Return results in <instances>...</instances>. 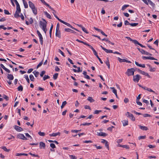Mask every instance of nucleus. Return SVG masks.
Listing matches in <instances>:
<instances>
[{
  "mask_svg": "<svg viewBox=\"0 0 159 159\" xmlns=\"http://www.w3.org/2000/svg\"><path fill=\"white\" fill-rule=\"evenodd\" d=\"M40 145V148H45L46 145L45 143L43 142H40L39 143Z\"/></svg>",
  "mask_w": 159,
  "mask_h": 159,
  "instance_id": "17",
  "label": "nucleus"
},
{
  "mask_svg": "<svg viewBox=\"0 0 159 159\" xmlns=\"http://www.w3.org/2000/svg\"><path fill=\"white\" fill-rule=\"evenodd\" d=\"M14 129L18 132H20L23 130V129L21 127L17 125H15L14 126Z\"/></svg>",
  "mask_w": 159,
  "mask_h": 159,
  "instance_id": "12",
  "label": "nucleus"
},
{
  "mask_svg": "<svg viewBox=\"0 0 159 159\" xmlns=\"http://www.w3.org/2000/svg\"><path fill=\"white\" fill-rule=\"evenodd\" d=\"M33 73L34 74L35 77H37L39 74V72L36 71H34Z\"/></svg>",
  "mask_w": 159,
  "mask_h": 159,
  "instance_id": "34",
  "label": "nucleus"
},
{
  "mask_svg": "<svg viewBox=\"0 0 159 159\" xmlns=\"http://www.w3.org/2000/svg\"><path fill=\"white\" fill-rule=\"evenodd\" d=\"M71 159H76L77 157L73 155H70L69 156Z\"/></svg>",
  "mask_w": 159,
  "mask_h": 159,
  "instance_id": "57",
  "label": "nucleus"
},
{
  "mask_svg": "<svg viewBox=\"0 0 159 159\" xmlns=\"http://www.w3.org/2000/svg\"><path fill=\"white\" fill-rule=\"evenodd\" d=\"M77 70H76L75 69H73V70L74 72H82V70H81L80 69V67H77Z\"/></svg>",
  "mask_w": 159,
  "mask_h": 159,
  "instance_id": "28",
  "label": "nucleus"
},
{
  "mask_svg": "<svg viewBox=\"0 0 159 159\" xmlns=\"http://www.w3.org/2000/svg\"><path fill=\"white\" fill-rule=\"evenodd\" d=\"M29 22L30 24H32L33 23V19L32 17L30 18V19L29 20Z\"/></svg>",
  "mask_w": 159,
  "mask_h": 159,
  "instance_id": "64",
  "label": "nucleus"
},
{
  "mask_svg": "<svg viewBox=\"0 0 159 159\" xmlns=\"http://www.w3.org/2000/svg\"><path fill=\"white\" fill-rule=\"evenodd\" d=\"M147 45L148 46V47L151 49H152V50H154L155 51V52H157V51L154 48H153L149 44H147Z\"/></svg>",
  "mask_w": 159,
  "mask_h": 159,
  "instance_id": "54",
  "label": "nucleus"
},
{
  "mask_svg": "<svg viewBox=\"0 0 159 159\" xmlns=\"http://www.w3.org/2000/svg\"><path fill=\"white\" fill-rule=\"evenodd\" d=\"M118 59L119 61L120 62H126L129 63H131L130 61H128L125 59H121L120 57H118Z\"/></svg>",
  "mask_w": 159,
  "mask_h": 159,
  "instance_id": "8",
  "label": "nucleus"
},
{
  "mask_svg": "<svg viewBox=\"0 0 159 159\" xmlns=\"http://www.w3.org/2000/svg\"><path fill=\"white\" fill-rule=\"evenodd\" d=\"M57 19L59 21H60V22H61V23H63V24L66 25L67 26H68L70 27V28H71V29H73V27L72 26H71L69 23H68L66 22H65L62 20H61V19H60L58 17H57Z\"/></svg>",
  "mask_w": 159,
  "mask_h": 159,
  "instance_id": "6",
  "label": "nucleus"
},
{
  "mask_svg": "<svg viewBox=\"0 0 159 159\" xmlns=\"http://www.w3.org/2000/svg\"><path fill=\"white\" fill-rule=\"evenodd\" d=\"M60 135V132H58L56 133H53L52 134H50L49 136H50L55 137L58 135Z\"/></svg>",
  "mask_w": 159,
  "mask_h": 159,
  "instance_id": "19",
  "label": "nucleus"
},
{
  "mask_svg": "<svg viewBox=\"0 0 159 159\" xmlns=\"http://www.w3.org/2000/svg\"><path fill=\"white\" fill-rule=\"evenodd\" d=\"M110 88L112 89V92L115 94H117L116 90L115 89L114 87H111Z\"/></svg>",
  "mask_w": 159,
  "mask_h": 159,
  "instance_id": "47",
  "label": "nucleus"
},
{
  "mask_svg": "<svg viewBox=\"0 0 159 159\" xmlns=\"http://www.w3.org/2000/svg\"><path fill=\"white\" fill-rule=\"evenodd\" d=\"M102 40L105 41L107 42H108L109 43L111 44L112 45H114V43L111 42L110 41H109L107 38H104V39H102Z\"/></svg>",
  "mask_w": 159,
  "mask_h": 159,
  "instance_id": "20",
  "label": "nucleus"
},
{
  "mask_svg": "<svg viewBox=\"0 0 159 159\" xmlns=\"http://www.w3.org/2000/svg\"><path fill=\"white\" fill-rule=\"evenodd\" d=\"M58 74L57 73H55L53 75V78L54 80H55L57 79L58 76Z\"/></svg>",
  "mask_w": 159,
  "mask_h": 159,
  "instance_id": "40",
  "label": "nucleus"
},
{
  "mask_svg": "<svg viewBox=\"0 0 159 159\" xmlns=\"http://www.w3.org/2000/svg\"><path fill=\"white\" fill-rule=\"evenodd\" d=\"M135 71V70L134 68L128 69L127 70V71L126 72V74L128 76L134 75Z\"/></svg>",
  "mask_w": 159,
  "mask_h": 159,
  "instance_id": "2",
  "label": "nucleus"
},
{
  "mask_svg": "<svg viewBox=\"0 0 159 159\" xmlns=\"http://www.w3.org/2000/svg\"><path fill=\"white\" fill-rule=\"evenodd\" d=\"M4 13L5 14H6V15H10V13L7 10H6V9L4 10Z\"/></svg>",
  "mask_w": 159,
  "mask_h": 159,
  "instance_id": "62",
  "label": "nucleus"
},
{
  "mask_svg": "<svg viewBox=\"0 0 159 159\" xmlns=\"http://www.w3.org/2000/svg\"><path fill=\"white\" fill-rule=\"evenodd\" d=\"M50 78V76L48 75H45L43 77V80H45L47 79Z\"/></svg>",
  "mask_w": 159,
  "mask_h": 159,
  "instance_id": "50",
  "label": "nucleus"
},
{
  "mask_svg": "<svg viewBox=\"0 0 159 159\" xmlns=\"http://www.w3.org/2000/svg\"><path fill=\"white\" fill-rule=\"evenodd\" d=\"M44 4L46 5L47 7H49L53 11L55 12H56V11L53 9V8H52L46 2Z\"/></svg>",
  "mask_w": 159,
  "mask_h": 159,
  "instance_id": "29",
  "label": "nucleus"
},
{
  "mask_svg": "<svg viewBox=\"0 0 159 159\" xmlns=\"http://www.w3.org/2000/svg\"><path fill=\"white\" fill-rule=\"evenodd\" d=\"M87 100L89 101L90 102H93L95 101L94 99H93L92 97H89L87 98Z\"/></svg>",
  "mask_w": 159,
  "mask_h": 159,
  "instance_id": "31",
  "label": "nucleus"
},
{
  "mask_svg": "<svg viewBox=\"0 0 159 159\" xmlns=\"http://www.w3.org/2000/svg\"><path fill=\"white\" fill-rule=\"evenodd\" d=\"M142 58L144 60L150 59L151 60H157V59L151 57L142 56Z\"/></svg>",
  "mask_w": 159,
  "mask_h": 159,
  "instance_id": "9",
  "label": "nucleus"
},
{
  "mask_svg": "<svg viewBox=\"0 0 159 159\" xmlns=\"http://www.w3.org/2000/svg\"><path fill=\"white\" fill-rule=\"evenodd\" d=\"M144 3L147 5L149 4L152 7H154L155 4L151 0H142Z\"/></svg>",
  "mask_w": 159,
  "mask_h": 159,
  "instance_id": "4",
  "label": "nucleus"
},
{
  "mask_svg": "<svg viewBox=\"0 0 159 159\" xmlns=\"http://www.w3.org/2000/svg\"><path fill=\"white\" fill-rule=\"evenodd\" d=\"M1 148L6 152H9L10 151V150L7 149L6 147L5 146L2 147H1Z\"/></svg>",
  "mask_w": 159,
  "mask_h": 159,
  "instance_id": "43",
  "label": "nucleus"
},
{
  "mask_svg": "<svg viewBox=\"0 0 159 159\" xmlns=\"http://www.w3.org/2000/svg\"><path fill=\"white\" fill-rule=\"evenodd\" d=\"M0 66L2 68H3L4 70H5L7 72L9 73L11 72V71H10V70L8 69H7V68H6L2 64H1Z\"/></svg>",
  "mask_w": 159,
  "mask_h": 159,
  "instance_id": "13",
  "label": "nucleus"
},
{
  "mask_svg": "<svg viewBox=\"0 0 159 159\" xmlns=\"http://www.w3.org/2000/svg\"><path fill=\"white\" fill-rule=\"evenodd\" d=\"M82 30L83 31H84V32H85V33H86L87 34L88 33V32L87 30H86V29L84 27H82Z\"/></svg>",
  "mask_w": 159,
  "mask_h": 159,
  "instance_id": "63",
  "label": "nucleus"
},
{
  "mask_svg": "<svg viewBox=\"0 0 159 159\" xmlns=\"http://www.w3.org/2000/svg\"><path fill=\"white\" fill-rule=\"evenodd\" d=\"M129 5H125L122 7L121 9L122 10H124L126 8L129 7Z\"/></svg>",
  "mask_w": 159,
  "mask_h": 159,
  "instance_id": "42",
  "label": "nucleus"
},
{
  "mask_svg": "<svg viewBox=\"0 0 159 159\" xmlns=\"http://www.w3.org/2000/svg\"><path fill=\"white\" fill-rule=\"evenodd\" d=\"M17 136L19 138L22 139L23 137L24 136V135L23 134H19Z\"/></svg>",
  "mask_w": 159,
  "mask_h": 159,
  "instance_id": "45",
  "label": "nucleus"
},
{
  "mask_svg": "<svg viewBox=\"0 0 159 159\" xmlns=\"http://www.w3.org/2000/svg\"><path fill=\"white\" fill-rule=\"evenodd\" d=\"M91 124V123H83L82 124H81V125H80V126L82 125H84V126H85V125H90Z\"/></svg>",
  "mask_w": 159,
  "mask_h": 159,
  "instance_id": "38",
  "label": "nucleus"
},
{
  "mask_svg": "<svg viewBox=\"0 0 159 159\" xmlns=\"http://www.w3.org/2000/svg\"><path fill=\"white\" fill-rule=\"evenodd\" d=\"M44 12L47 18L49 19H51L52 18V17L51 15L47 11H44Z\"/></svg>",
  "mask_w": 159,
  "mask_h": 159,
  "instance_id": "30",
  "label": "nucleus"
},
{
  "mask_svg": "<svg viewBox=\"0 0 159 159\" xmlns=\"http://www.w3.org/2000/svg\"><path fill=\"white\" fill-rule=\"evenodd\" d=\"M87 73L86 71H84L83 74L84 75V78L90 80V77L87 75Z\"/></svg>",
  "mask_w": 159,
  "mask_h": 159,
  "instance_id": "21",
  "label": "nucleus"
},
{
  "mask_svg": "<svg viewBox=\"0 0 159 159\" xmlns=\"http://www.w3.org/2000/svg\"><path fill=\"white\" fill-rule=\"evenodd\" d=\"M53 28V25H52V26L50 27V31H49V34L50 37L51 38V36H52V30Z\"/></svg>",
  "mask_w": 159,
  "mask_h": 159,
  "instance_id": "36",
  "label": "nucleus"
},
{
  "mask_svg": "<svg viewBox=\"0 0 159 159\" xmlns=\"http://www.w3.org/2000/svg\"><path fill=\"white\" fill-rule=\"evenodd\" d=\"M141 74L142 75H144L146 76H147L149 78H151L150 76L148 74V73H146V72H145L144 71H143L142 70V72L141 73Z\"/></svg>",
  "mask_w": 159,
  "mask_h": 159,
  "instance_id": "27",
  "label": "nucleus"
},
{
  "mask_svg": "<svg viewBox=\"0 0 159 159\" xmlns=\"http://www.w3.org/2000/svg\"><path fill=\"white\" fill-rule=\"evenodd\" d=\"M126 115L128 117H129L133 121H135V118L132 114H130L129 112H127L126 113Z\"/></svg>",
  "mask_w": 159,
  "mask_h": 159,
  "instance_id": "7",
  "label": "nucleus"
},
{
  "mask_svg": "<svg viewBox=\"0 0 159 159\" xmlns=\"http://www.w3.org/2000/svg\"><path fill=\"white\" fill-rule=\"evenodd\" d=\"M105 146L109 150V146L108 143V142L107 141L105 143Z\"/></svg>",
  "mask_w": 159,
  "mask_h": 159,
  "instance_id": "59",
  "label": "nucleus"
},
{
  "mask_svg": "<svg viewBox=\"0 0 159 159\" xmlns=\"http://www.w3.org/2000/svg\"><path fill=\"white\" fill-rule=\"evenodd\" d=\"M42 19L43 21H40L39 26L41 28L44 27H46L47 22L44 19L42 18Z\"/></svg>",
  "mask_w": 159,
  "mask_h": 159,
  "instance_id": "3",
  "label": "nucleus"
},
{
  "mask_svg": "<svg viewBox=\"0 0 159 159\" xmlns=\"http://www.w3.org/2000/svg\"><path fill=\"white\" fill-rule=\"evenodd\" d=\"M133 78L134 81L137 83L138 82L140 79L141 78V76L138 74L134 76Z\"/></svg>",
  "mask_w": 159,
  "mask_h": 159,
  "instance_id": "5",
  "label": "nucleus"
},
{
  "mask_svg": "<svg viewBox=\"0 0 159 159\" xmlns=\"http://www.w3.org/2000/svg\"><path fill=\"white\" fill-rule=\"evenodd\" d=\"M39 38V41H40V43L41 45H42L43 44V37L42 36V37H40Z\"/></svg>",
  "mask_w": 159,
  "mask_h": 159,
  "instance_id": "44",
  "label": "nucleus"
},
{
  "mask_svg": "<svg viewBox=\"0 0 159 159\" xmlns=\"http://www.w3.org/2000/svg\"><path fill=\"white\" fill-rule=\"evenodd\" d=\"M126 38L129 40H130V41H132L135 44V42H136L137 40H133L132 39L130 38L129 37H126Z\"/></svg>",
  "mask_w": 159,
  "mask_h": 159,
  "instance_id": "32",
  "label": "nucleus"
},
{
  "mask_svg": "<svg viewBox=\"0 0 159 159\" xmlns=\"http://www.w3.org/2000/svg\"><path fill=\"white\" fill-rule=\"evenodd\" d=\"M2 97L7 101H8L9 100V98L5 94H3L2 96Z\"/></svg>",
  "mask_w": 159,
  "mask_h": 159,
  "instance_id": "48",
  "label": "nucleus"
},
{
  "mask_svg": "<svg viewBox=\"0 0 159 159\" xmlns=\"http://www.w3.org/2000/svg\"><path fill=\"white\" fill-rule=\"evenodd\" d=\"M141 52L142 54H145V55H150V56H152V54H151L150 53L146 51H145L143 50V49H142L141 50Z\"/></svg>",
  "mask_w": 159,
  "mask_h": 159,
  "instance_id": "14",
  "label": "nucleus"
},
{
  "mask_svg": "<svg viewBox=\"0 0 159 159\" xmlns=\"http://www.w3.org/2000/svg\"><path fill=\"white\" fill-rule=\"evenodd\" d=\"M43 63V60L41 62H40L39 64L37 66L36 68L38 69L39 67L41 66H42V65Z\"/></svg>",
  "mask_w": 159,
  "mask_h": 159,
  "instance_id": "51",
  "label": "nucleus"
},
{
  "mask_svg": "<svg viewBox=\"0 0 159 159\" xmlns=\"http://www.w3.org/2000/svg\"><path fill=\"white\" fill-rule=\"evenodd\" d=\"M97 135L99 136L105 137L107 135V134L105 133L101 132L100 133L98 132Z\"/></svg>",
  "mask_w": 159,
  "mask_h": 159,
  "instance_id": "15",
  "label": "nucleus"
},
{
  "mask_svg": "<svg viewBox=\"0 0 159 159\" xmlns=\"http://www.w3.org/2000/svg\"><path fill=\"white\" fill-rule=\"evenodd\" d=\"M28 3L29 7L31 8H33V7H35L34 4L31 1H29Z\"/></svg>",
  "mask_w": 159,
  "mask_h": 159,
  "instance_id": "24",
  "label": "nucleus"
},
{
  "mask_svg": "<svg viewBox=\"0 0 159 159\" xmlns=\"http://www.w3.org/2000/svg\"><path fill=\"white\" fill-rule=\"evenodd\" d=\"M139 128L142 130H147L148 129V127L145 126H142L141 125H139Z\"/></svg>",
  "mask_w": 159,
  "mask_h": 159,
  "instance_id": "16",
  "label": "nucleus"
},
{
  "mask_svg": "<svg viewBox=\"0 0 159 159\" xmlns=\"http://www.w3.org/2000/svg\"><path fill=\"white\" fill-rule=\"evenodd\" d=\"M138 24V23H130V25L132 26H137Z\"/></svg>",
  "mask_w": 159,
  "mask_h": 159,
  "instance_id": "58",
  "label": "nucleus"
},
{
  "mask_svg": "<svg viewBox=\"0 0 159 159\" xmlns=\"http://www.w3.org/2000/svg\"><path fill=\"white\" fill-rule=\"evenodd\" d=\"M31 9L32 11L33 12L34 15H36L37 14V10L35 7H34L31 8Z\"/></svg>",
  "mask_w": 159,
  "mask_h": 159,
  "instance_id": "26",
  "label": "nucleus"
},
{
  "mask_svg": "<svg viewBox=\"0 0 159 159\" xmlns=\"http://www.w3.org/2000/svg\"><path fill=\"white\" fill-rule=\"evenodd\" d=\"M122 148H125L126 149H129V146L127 145H122Z\"/></svg>",
  "mask_w": 159,
  "mask_h": 159,
  "instance_id": "55",
  "label": "nucleus"
},
{
  "mask_svg": "<svg viewBox=\"0 0 159 159\" xmlns=\"http://www.w3.org/2000/svg\"><path fill=\"white\" fill-rule=\"evenodd\" d=\"M101 111H102L101 110H96L94 111V114H98L99 113V112H101Z\"/></svg>",
  "mask_w": 159,
  "mask_h": 159,
  "instance_id": "60",
  "label": "nucleus"
},
{
  "mask_svg": "<svg viewBox=\"0 0 159 159\" xmlns=\"http://www.w3.org/2000/svg\"><path fill=\"white\" fill-rule=\"evenodd\" d=\"M123 126H125L128 125V121L127 120H124L122 121Z\"/></svg>",
  "mask_w": 159,
  "mask_h": 159,
  "instance_id": "25",
  "label": "nucleus"
},
{
  "mask_svg": "<svg viewBox=\"0 0 159 159\" xmlns=\"http://www.w3.org/2000/svg\"><path fill=\"white\" fill-rule=\"evenodd\" d=\"M50 146L52 148H56V146L53 143H50Z\"/></svg>",
  "mask_w": 159,
  "mask_h": 159,
  "instance_id": "61",
  "label": "nucleus"
},
{
  "mask_svg": "<svg viewBox=\"0 0 159 159\" xmlns=\"http://www.w3.org/2000/svg\"><path fill=\"white\" fill-rule=\"evenodd\" d=\"M39 134L41 136H44L45 135V133L44 132H38Z\"/></svg>",
  "mask_w": 159,
  "mask_h": 159,
  "instance_id": "56",
  "label": "nucleus"
},
{
  "mask_svg": "<svg viewBox=\"0 0 159 159\" xmlns=\"http://www.w3.org/2000/svg\"><path fill=\"white\" fill-rule=\"evenodd\" d=\"M56 36L59 38H61V32L59 30H56Z\"/></svg>",
  "mask_w": 159,
  "mask_h": 159,
  "instance_id": "18",
  "label": "nucleus"
},
{
  "mask_svg": "<svg viewBox=\"0 0 159 159\" xmlns=\"http://www.w3.org/2000/svg\"><path fill=\"white\" fill-rule=\"evenodd\" d=\"M64 30L65 32H70L72 33H73L75 34H76L77 33L75 31L73 30L70 29L65 28L64 29Z\"/></svg>",
  "mask_w": 159,
  "mask_h": 159,
  "instance_id": "10",
  "label": "nucleus"
},
{
  "mask_svg": "<svg viewBox=\"0 0 159 159\" xmlns=\"http://www.w3.org/2000/svg\"><path fill=\"white\" fill-rule=\"evenodd\" d=\"M100 47L102 48L107 53H112L113 51L112 50H109L106 49L104 48L103 47H102V45L100 46Z\"/></svg>",
  "mask_w": 159,
  "mask_h": 159,
  "instance_id": "11",
  "label": "nucleus"
},
{
  "mask_svg": "<svg viewBox=\"0 0 159 159\" xmlns=\"http://www.w3.org/2000/svg\"><path fill=\"white\" fill-rule=\"evenodd\" d=\"M24 78L26 80L27 82H28V84H29L30 82V80L29 79L28 75H24Z\"/></svg>",
  "mask_w": 159,
  "mask_h": 159,
  "instance_id": "33",
  "label": "nucleus"
},
{
  "mask_svg": "<svg viewBox=\"0 0 159 159\" xmlns=\"http://www.w3.org/2000/svg\"><path fill=\"white\" fill-rule=\"evenodd\" d=\"M146 136L145 135L140 136L139 137L138 139L139 140L140 139H145L146 138Z\"/></svg>",
  "mask_w": 159,
  "mask_h": 159,
  "instance_id": "53",
  "label": "nucleus"
},
{
  "mask_svg": "<svg viewBox=\"0 0 159 159\" xmlns=\"http://www.w3.org/2000/svg\"><path fill=\"white\" fill-rule=\"evenodd\" d=\"M15 2L16 6V10L14 15V16L16 18H18L19 16V14L20 13L21 9L19 4L17 0H15Z\"/></svg>",
  "mask_w": 159,
  "mask_h": 159,
  "instance_id": "1",
  "label": "nucleus"
},
{
  "mask_svg": "<svg viewBox=\"0 0 159 159\" xmlns=\"http://www.w3.org/2000/svg\"><path fill=\"white\" fill-rule=\"evenodd\" d=\"M30 80L31 81H34V78L32 75H30Z\"/></svg>",
  "mask_w": 159,
  "mask_h": 159,
  "instance_id": "41",
  "label": "nucleus"
},
{
  "mask_svg": "<svg viewBox=\"0 0 159 159\" xmlns=\"http://www.w3.org/2000/svg\"><path fill=\"white\" fill-rule=\"evenodd\" d=\"M7 78L10 80H12L14 79V77L12 74H8L7 75Z\"/></svg>",
  "mask_w": 159,
  "mask_h": 159,
  "instance_id": "23",
  "label": "nucleus"
},
{
  "mask_svg": "<svg viewBox=\"0 0 159 159\" xmlns=\"http://www.w3.org/2000/svg\"><path fill=\"white\" fill-rule=\"evenodd\" d=\"M135 63L137 66H139L142 67L143 68H144L145 67V65L144 64H139L138 62H137L136 61H135Z\"/></svg>",
  "mask_w": 159,
  "mask_h": 159,
  "instance_id": "22",
  "label": "nucleus"
},
{
  "mask_svg": "<svg viewBox=\"0 0 159 159\" xmlns=\"http://www.w3.org/2000/svg\"><path fill=\"white\" fill-rule=\"evenodd\" d=\"M134 69L135 70V71H137L139 73H141L142 72V70H140V69H139V68H134Z\"/></svg>",
  "mask_w": 159,
  "mask_h": 159,
  "instance_id": "52",
  "label": "nucleus"
},
{
  "mask_svg": "<svg viewBox=\"0 0 159 159\" xmlns=\"http://www.w3.org/2000/svg\"><path fill=\"white\" fill-rule=\"evenodd\" d=\"M107 61L106 62V65L108 66V68L109 69L110 68V65L109 63V61L108 58H107Z\"/></svg>",
  "mask_w": 159,
  "mask_h": 159,
  "instance_id": "49",
  "label": "nucleus"
},
{
  "mask_svg": "<svg viewBox=\"0 0 159 159\" xmlns=\"http://www.w3.org/2000/svg\"><path fill=\"white\" fill-rule=\"evenodd\" d=\"M23 3L25 8H27L28 7V5L27 2L25 1L24 2H23Z\"/></svg>",
  "mask_w": 159,
  "mask_h": 159,
  "instance_id": "46",
  "label": "nucleus"
},
{
  "mask_svg": "<svg viewBox=\"0 0 159 159\" xmlns=\"http://www.w3.org/2000/svg\"><path fill=\"white\" fill-rule=\"evenodd\" d=\"M66 104L67 102L66 101H65L63 102L62 103V105L61 107V108L62 109Z\"/></svg>",
  "mask_w": 159,
  "mask_h": 159,
  "instance_id": "35",
  "label": "nucleus"
},
{
  "mask_svg": "<svg viewBox=\"0 0 159 159\" xmlns=\"http://www.w3.org/2000/svg\"><path fill=\"white\" fill-rule=\"evenodd\" d=\"M135 42V44H138L141 47H142V48H145V46H143V45H142L141 44H140L139 43V42L137 41L136 42Z\"/></svg>",
  "mask_w": 159,
  "mask_h": 159,
  "instance_id": "39",
  "label": "nucleus"
},
{
  "mask_svg": "<svg viewBox=\"0 0 159 159\" xmlns=\"http://www.w3.org/2000/svg\"><path fill=\"white\" fill-rule=\"evenodd\" d=\"M17 89L19 91H22L23 90V86L21 85H20L17 88Z\"/></svg>",
  "mask_w": 159,
  "mask_h": 159,
  "instance_id": "37",
  "label": "nucleus"
}]
</instances>
